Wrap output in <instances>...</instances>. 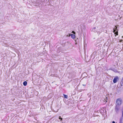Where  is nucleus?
I'll return each mask as SVG.
<instances>
[{
  "mask_svg": "<svg viewBox=\"0 0 123 123\" xmlns=\"http://www.w3.org/2000/svg\"><path fill=\"white\" fill-rule=\"evenodd\" d=\"M101 29H98V27H95L93 28L92 31L95 33L97 32L98 33H99L101 32L100 31Z\"/></svg>",
  "mask_w": 123,
  "mask_h": 123,
  "instance_id": "obj_1",
  "label": "nucleus"
},
{
  "mask_svg": "<svg viewBox=\"0 0 123 123\" xmlns=\"http://www.w3.org/2000/svg\"><path fill=\"white\" fill-rule=\"evenodd\" d=\"M122 100L120 98H119L117 99L116 102V105H120L122 104Z\"/></svg>",
  "mask_w": 123,
  "mask_h": 123,
  "instance_id": "obj_2",
  "label": "nucleus"
},
{
  "mask_svg": "<svg viewBox=\"0 0 123 123\" xmlns=\"http://www.w3.org/2000/svg\"><path fill=\"white\" fill-rule=\"evenodd\" d=\"M119 80V78L118 76H117L115 77L114 79L113 80L114 83H116Z\"/></svg>",
  "mask_w": 123,
  "mask_h": 123,
  "instance_id": "obj_3",
  "label": "nucleus"
},
{
  "mask_svg": "<svg viewBox=\"0 0 123 123\" xmlns=\"http://www.w3.org/2000/svg\"><path fill=\"white\" fill-rule=\"evenodd\" d=\"M119 105H116L115 107V110L117 113H118L119 109Z\"/></svg>",
  "mask_w": 123,
  "mask_h": 123,
  "instance_id": "obj_4",
  "label": "nucleus"
},
{
  "mask_svg": "<svg viewBox=\"0 0 123 123\" xmlns=\"http://www.w3.org/2000/svg\"><path fill=\"white\" fill-rule=\"evenodd\" d=\"M110 70H112V71H113L115 73H117L118 72L117 71V69L114 68H110Z\"/></svg>",
  "mask_w": 123,
  "mask_h": 123,
  "instance_id": "obj_5",
  "label": "nucleus"
},
{
  "mask_svg": "<svg viewBox=\"0 0 123 123\" xmlns=\"http://www.w3.org/2000/svg\"><path fill=\"white\" fill-rule=\"evenodd\" d=\"M27 82L26 81H24L23 83V84L24 86H26L27 85Z\"/></svg>",
  "mask_w": 123,
  "mask_h": 123,
  "instance_id": "obj_6",
  "label": "nucleus"
},
{
  "mask_svg": "<svg viewBox=\"0 0 123 123\" xmlns=\"http://www.w3.org/2000/svg\"><path fill=\"white\" fill-rule=\"evenodd\" d=\"M71 37L73 39H74L75 37V36L73 34H71Z\"/></svg>",
  "mask_w": 123,
  "mask_h": 123,
  "instance_id": "obj_7",
  "label": "nucleus"
},
{
  "mask_svg": "<svg viewBox=\"0 0 123 123\" xmlns=\"http://www.w3.org/2000/svg\"><path fill=\"white\" fill-rule=\"evenodd\" d=\"M118 31H117L116 32H115L114 33V34L115 35V36H116V35H117L118 34Z\"/></svg>",
  "mask_w": 123,
  "mask_h": 123,
  "instance_id": "obj_8",
  "label": "nucleus"
},
{
  "mask_svg": "<svg viewBox=\"0 0 123 123\" xmlns=\"http://www.w3.org/2000/svg\"><path fill=\"white\" fill-rule=\"evenodd\" d=\"M63 95L65 98H68V96L67 95H66L64 94H63Z\"/></svg>",
  "mask_w": 123,
  "mask_h": 123,
  "instance_id": "obj_9",
  "label": "nucleus"
},
{
  "mask_svg": "<svg viewBox=\"0 0 123 123\" xmlns=\"http://www.w3.org/2000/svg\"><path fill=\"white\" fill-rule=\"evenodd\" d=\"M119 123H123L122 119L121 118L120 119Z\"/></svg>",
  "mask_w": 123,
  "mask_h": 123,
  "instance_id": "obj_10",
  "label": "nucleus"
},
{
  "mask_svg": "<svg viewBox=\"0 0 123 123\" xmlns=\"http://www.w3.org/2000/svg\"><path fill=\"white\" fill-rule=\"evenodd\" d=\"M113 29H115V30H117L118 31V30L117 29V27L116 26H115V28H114Z\"/></svg>",
  "mask_w": 123,
  "mask_h": 123,
  "instance_id": "obj_11",
  "label": "nucleus"
},
{
  "mask_svg": "<svg viewBox=\"0 0 123 123\" xmlns=\"http://www.w3.org/2000/svg\"><path fill=\"white\" fill-rule=\"evenodd\" d=\"M59 119H60V121H62V118L61 116H59Z\"/></svg>",
  "mask_w": 123,
  "mask_h": 123,
  "instance_id": "obj_12",
  "label": "nucleus"
},
{
  "mask_svg": "<svg viewBox=\"0 0 123 123\" xmlns=\"http://www.w3.org/2000/svg\"><path fill=\"white\" fill-rule=\"evenodd\" d=\"M34 120H33L34 121V122H36V121H37V119H36L35 117H34Z\"/></svg>",
  "mask_w": 123,
  "mask_h": 123,
  "instance_id": "obj_13",
  "label": "nucleus"
},
{
  "mask_svg": "<svg viewBox=\"0 0 123 123\" xmlns=\"http://www.w3.org/2000/svg\"><path fill=\"white\" fill-rule=\"evenodd\" d=\"M113 32L115 33V32H116L117 30H115V29H113Z\"/></svg>",
  "mask_w": 123,
  "mask_h": 123,
  "instance_id": "obj_14",
  "label": "nucleus"
},
{
  "mask_svg": "<svg viewBox=\"0 0 123 123\" xmlns=\"http://www.w3.org/2000/svg\"><path fill=\"white\" fill-rule=\"evenodd\" d=\"M112 123H115V121H113L112 122Z\"/></svg>",
  "mask_w": 123,
  "mask_h": 123,
  "instance_id": "obj_15",
  "label": "nucleus"
},
{
  "mask_svg": "<svg viewBox=\"0 0 123 123\" xmlns=\"http://www.w3.org/2000/svg\"><path fill=\"white\" fill-rule=\"evenodd\" d=\"M105 103H106V102H107V100H105Z\"/></svg>",
  "mask_w": 123,
  "mask_h": 123,
  "instance_id": "obj_16",
  "label": "nucleus"
},
{
  "mask_svg": "<svg viewBox=\"0 0 123 123\" xmlns=\"http://www.w3.org/2000/svg\"><path fill=\"white\" fill-rule=\"evenodd\" d=\"M83 85L84 86H86V85Z\"/></svg>",
  "mask_w": 123,
  "mask_h": 123,
  "instance_id": "obj_17",
  "label": "nucleus"
},
{
  "mask_svg": "<svg viewBox=\"0 0 123 123\" xmlns=\"http://www.w3.org/2000/svg\"><path fill=\"white\" fill-rule=\"evenodd\" d=\"M106 99L107 100V97H106Z\"/></svg>",
  "mask_w": 123,
  "mask_h": 123,
  "instance_id": "obj_18",
  "label": "nucleus"
}]
</instances>
